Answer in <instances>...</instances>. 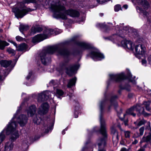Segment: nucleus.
<instances>
[{"mask_svg": "<svg viewBox=\"0 0 151 151\" xmlns=\"http://www.w3.org/2000/svg\"><path fill=\"white\" fill-rule=\"evenodd\" d=\"M135 38L137 37L138 36V34L137 30L136 29H133V36Z\"/></svg>", "mask_w": 151, "mask_h": 151, "instance_id": "2f4dec72", "label": "nucleus"}, {"mask_svg": "<svg viewBox=\"0 0 151 151\" xmlns=\"http://www.w3.org/2000/svg\"><path fill=\"white\" fill-rule=\"evenodd\" d=\"M109 76L111 80L116 82H120L127 78L123 73L116 74H110Z\"/></svg>", "mask_w": 151, "mask_h": 151, "instance_id": "1a4fd4ad", "label": "nucleus"}, {"mask_svg": "<svg viewBox=\"0 0 151 151\" xmlns=\"http://www.w3.org/2000/svg\"><path fill=\"white\" fill-rule=\"evenodd\" d=\"M100 121L101 128L99 131L102 135L105 137L107 136L106 131V124L104 120L101 115L100 116Z\"/></svg>", "mask_w": 151, "mask_h": 151, "instance_id": "f8f14e48", "label": "nucleus"}, {"mask_svg": "<svg viewBox=\"0 0 151 151\" xmlns=\"http://www.w3.org/2000/svg\"><path fill=\"white\" fill-rule=\"evenodd\" d=\"M12 62L11 61L2 60L0 62V63L2 66L6 68L10 65Z\"/></svg>", "mask_w": 151, "mask_h": 151, "instance_id": "393cba45", "label": "nucleus"}, {"mask_svg": "<svg viewBox=\"0 0 151 151\" xmlns=\"http://www.w3.org/2000/svg\"><path fill=\"white\" fill-rule=\"evenodd\" d=\"M69 96L70 97V98H71V96L70 95H69Z\"/></svg>", "mask_w": 151, "mask_h": 151, "instance_id": "338daca9", "label": "nucleus"}, {"mask_svg": "<svg viewBox=\"0 0 151 151\" xmlns=\"http://www.w3.org/2000/svg\"><path fill=\"white\" fill-rule=\"evenodd\" d=\"M4 131V130L0 134V143L3 140L5 136L4 134H3V132ZM0 151H1L0 150Z\"/></svg>", "mask_w": 151, "mask_h": 151, "instance_id": "473e14b6", "label": "nucleus"}, {"mask_svg": "<svg viewBox=\"0 0 151 151\" xmlns=\"http://www.w3.org/2000/svg\"><path fill=\"white\" fill-rule=\"evenodd\" d=\"M54 91L55 93V95L59 98L60 96H63L64 94V92L62 90L57 88H55V87H54Z\"/></svg>", "mask_w": 151, "mask_h": 151, "instance_id": "4be33fe9", "label": "nucleus"}, {"mask_svg": "<svg viewBox=\"0 0 151 151\" xmlns=\"http://www.w3.org/2000/svg\"><path fill=\"white\" fill-rule=\"evenodd\" d=\"M132 83H133V84H135L136 83V82L135 81V80L133 81V80Z\"/></svg>", "mask_w": 151, "mask_h": 151, "instance_id": "13d9d810", "label": "nucleus"}, {"mask_svg": "<svg viewBox=\"0 0 151 151\" xmlns=\"http://www.w3.org/2000/svg\"><path fill=\"white\" fill-rule=\"evenodd\" d=\"M13 145V144L12 142L9 141L7 142L5 146V151H10L12 149Z\"/></svg>", "mask_w": 151, "mask_h": 151, "instance_id": "aec40b11", "label": "nucleus"}, {"mask_svg": "<svg viewBox=\"0 0 151 151\" xmlns=\"http://www.w3.org/2000/svg\"><path fill=\"white\" fill-rule=\"evenodd\" d=\"M140 4L145 9H147L149 7V3L146 0H140Z\"/></svg>", "mask_w": 151, "mask_h": 151, "instance_id": "5701e85b", "label": "nucleus"}, {"mask_svg": "<svg viewBox=\"0 0 151 151\" xmlns=\"http://www.w3.org/2000/svg\"><path fill=\"white\" fill-rule=\"evenodd\" d=\"M50 7L54 12L53 17L57 19H67V15L75 17H78L80 14L79 12L76 10L72 9L65 10L64 7L61 5L51 4Z\"/></svg>", "mask_w": 151, "mask_h": 151, "instance_id": "f257e3e1", "label": "nucleus"}, {"mask_svg": "<svg viewBox=\"0 0 151 151\" xmlns=\"http://www.w3.org/2000/svg\"><path fill=\"white\" fill-rule=\"evenodd\" d=\"M42 30V28L37 26L32 27L31 29V32L30 35H32L37 32H40Z\"/></svg>", "mask_w": 151, "mask_h": 151, "instance_id": "412c9836", "label": "nucleus"}, {"mask_svg": "<svg viewBox=\"0 0 151 151\" xmlns=\"http://www.w3.org/2000/svg\"><path fill=\"white\" fill-rule=\"evenodd\" d=\"M16 40L18 41H23V38L20 36H17L16 37Z\"/></svg>", "mask_w": 151, "mask_h": 151, "instance_id": "e433bc0d", "label": "nucleus"}, {"mask_svg": "<svg viewBox=\"0 0 151 151\" xmlns=\"http://www.w3.org/2000/svg\"><path fill=\"white\" fill-rule=\"evenodd\" d=\"M58 81L57 80H52L50 82V84L51 86H53L55 88H56V86L58 84Z\"/></svg>", "mask_w": 151, "mask_h": 151, "instance_id": "cd10ccee", "label": "nucleus"}, {"mask_svg": "<svg viewBox=\"0 0 151 151\" xmlns=\"http://www.w3.org/2000/svg\"><path fill=\"white\" fill-rule=\"evenodd\" d=\"M114 9L116 12H118L120 9L122 10L121 6L119 4L116 5L114 7Z\"/></svg>", "mask_w": 151, "mask_h": 151, "instance_id": "72a5a7b5", "label": "nucleus"}, {"mask_svg": "<svg viewBox=\"0 0 151 151\" xmlns=\"http://www.w3.org/2000/svg\"><path fill=\"white\" fill-rule=\"evenodd\" d=\"M146 50L145 46L139 44L136 45L135 47L136 53L135 56L138 58H140L139 55L145 54Z\"/></svg>", "mask_w": 151, "mask_h": 151, "instance_id": "9d476101", "label": "nucleus"}, {"mask_svg": "<svg viewBox=\"0 0 151 151\" xmlns=\"http://www.w3.org/2000/svg\"><path fill=\"white\" fill-rule=\"evenodd\" d=\"M127 113L128 114L132 115V109L131 107L129 109L127 110Z\"/></svg>", "mask_w": 151, "mask_h": 151, "instance_id": "ea45409f", "label": "nucleus"}, {"mask_svg": "<svg viewBox=\"0 0 151 151\" xmlns=\"http://www.w3.org/2000/svg\"><path fill=\"white\" fill-rule=\"evenodd\" d=\"M124 135L126 138H129L130 137V132L128 131L124 132Z\"/></svg>", "mask_w": 151, "mask_h": 151, "instance_id": "c9c22d12", "label": "nucleus"}, {"mask_svg": "<svg viewBox=\"0 0 151 151\" xmlns=\"http://www.w3.org/2000/svg\"><path fill=\"white\" fill-rule=\"evenodd\" d=\"M53 94L51 91H46L39 94L38 101H39L46 100L48 99H52L51 94Z\"/></svg>", "mask_w": 151, "mask_h": 151, "instance_id": "6e6552de", "label": "nucleus"}, {"mask_svg": "<svg viewBox=\"0 0 151 151\" xmlns=\"http://www.w3.org/2000/svg\"><path fill=\"white\" fill-rule=\"evenodd\" d=\"M90 56L94 61L101 60L104 58V56L98 50H95L91 52Z\"/></svg>", "mask_w": 151, "mask_h": 151, "instance_id": "9b49d317", "label": "nucleus"}, {"mask_svg": "<svg viewBox=\"0 0 151 151\" xmlns=\"http://www.w3.org/2000/svg\"><path fill=\"white\" fill-rule=\"evenodd\" d=\"M117 98V96H113L111 99V103H112V100H113V99H116V98Z\"/></svg>", "mask_w": 151, "mask_h": 151, "instance_id": "09e8293b", "label": "nucleus"}, {"mask_svg": "<svg viewBox=\"0 0 151 151\" xmlns=\"http://www.w3.org/2000/svg\"><path fill=\"white\" fill-rule=\"evenodd\" d=\"M138 9L139 11L140 12L142 13L145 16H147L149 14V13L148 12H146L145 10H144L142 8L138 7Z\"/></svg>", "mask_w": 151, "mask_h": 151, "instance_id": "c85d7f7f", "label": "nucleus"}, {"mask_svg": "<svg viewBox=\"0 0 151 151\" xmlns=\"http://www.w3.org/2000/svg\"><path fill=\"white\" fill-rule=\"evenodd\" d=\"M67 130V129H64V130H63V131L62 132V134H65V131Z\"/></svg>", "mask_w": 151, "mask_h": 151, "instance_id": "864d4df0", "label": "nucleus"}, {"mask_svg": "<svg viewBox=\"0 0 151 151\" xmlns=\"http://www.w3.org/2000/svg\"><path fill=\"white\" fill-rule=\"evenodd\" d=\"M76 80V77L70 79L68 82L67 87L68 88H71L72 86L75 85Z\"/></svg>", "mask_w": 151, "mask_h": 151, "instance_id": "a878e982", "label": "nucleus"}, {"mask_svg": "<svg viewBox=\"0 0 151 151\" xmlns=\"http://www.w3.org/2000/svg\"><path fill=\"white\" fill-rule=\"evenodd\" d=\"M16 114L14 116L11 121L7 125V129L6 130V134L9 135L10 134H12L11 138L12 140L14 141L18 138L19 135L17 130L16 129L17 124L16 122L14 121V120L16 117Z\"/></svg>", "mask_w": 151, "mask_h": 151, "instance_id": "39448f33", "label": "nucleus"}, {"mask_svg": "<svg viewBox=\"0 0 151 151\" xmlns=\"http://www.w3.org/2000/svg\"><path fill=\"white\" fill-rule=\"evenodd\" d=\"M143 104L145 106V107L147 106H149L150 104V102L149 101H144L143 102Z\"/></svg>", "mask_w": 151, "mask_h": 151, "instance_id": "58836bf2", "label": "nucleus"}, {"mask_svg": "<svg viewBox=\"0 0 151 151\" xmlns=\"http://www.w3.org/2000/svg\"><path fill=\"white\" fill-rule=\"evenodd\" d=\"M55 52L58 53V55L63 56H66L69 54V51L67 50L64 49L60 45H56L49 47L46 50L43 51L40 54V57L42 63L44 65H46L51 62L50 58H46V54H52Z\"/></svg>", "mask_w": 151, "mask_h": 151, "instance_id": "7ed1b4c3", "label": "nucleus"}, {"mask_svg": "<svg viewBox=\"0 0 151 151\" xmlns=\"http://www.w3.org/2000/svg\"><path fill=\"white\" fill-rule=\"evenodd\" d=\"M98 144L99 146L98 151H106L105 148L106 145L105 138L98 139Z\"/></svg>", "mask_w": 151, "mask_h": 151, "instance_id": "4468645a", "label": "nucleus"}, {"mask_svg": "<svg viewBox=\"0 0 151 151\" xmlns=\"http://www.w3.org/2000/svg\"><path fill=\"white\" fill-rule=\"evenodd\" d=\"M133 78H134V79L135 78H136V77L135 76H134Z\"/></svg>", "mask_w": 151, "mask_h": 151, "instance_id": "69168bd1", "label": "nucleus"}, {"mask_svg": "<svg viewBox=\"0 0 151 151\" xmlns=\"http://www.w3.org/2000/svg\"><path fill=\"white\" fill-rule=\"evenodd\" d=\"M129 27L126 26L124 27L122 30H119V33L113 35L110 39L114 42L118 41L121 42L122 45L127 50H132V42L129 40L124 38V35L129 32Z\"/></svg>", "mask_w": 151, "mask_h": 151, "instance_id": "f03ea898", "label": "nucleus"}, {"mask_svg": "<svg viewBox=\"0 0 151 151\" xmlns=\"http://www.w3.org/2000/svg\"><path fill=\"white\" fill-rule=\"evenodd\" d=\"M141 109H142L143 111L142 113L145 115H148V114L146 113L144 111V109L143 108H142Z\"/></svg>", "mask_w": 151, "mask_h": 151, "instance_id": "49530a36", "label": "nucleus"}, {"mask_svg": "<svg viewBox=\"0 0 151 151\" xmlns=\"http://www.w3.org/2000/svg\"><path fill=\"white\" fill-rule=\"evenodd\" d=\"M142 64L143 65L146 66L147 63V61L145 59H142L141 61Z\"/></svg>", "mask_w": 151, "mask_h": 151, "instance_id": "a19ab883", "label": "nucleus"}, {"mask_svg": "<svg viewBox=\"0 0 151 151\" xmlns=\"http://www.w3.org/2000/svg\"><path fill=\"white\" fill-rule=\"evenodd\" d=\"M120 151H128L126 148H122Z\"/></svg>", "mask_w": 151, "mask_h": 151, "instance_id": "8fccbe9b", "label": "nucleus"}, {"mask_svg": "<svg viewBox=\"0 0 151 151\" xmlns=\"http://www.w3.org/2000/svg\"><path fill=\"white\" fill-rule=\"evenodd\" d=\"M7 51L9 53L12 54V55H14L16 54L15 51L10 48H9Z\"/></svg>", "mask_w": 151, "mask_h": 151, "instance_id": "7c9ffc66", "label": "nucleus"}, {"mask_svg": "<svg viewBox=\"0 0 151 151\" xmlns=\"http://www.w3.org/2000/svg\"><path fill=\"white\" fill-rule=\"evenodd\" d=\"M146 147V145H145L143 146V148H141L137 151H144L145 150V148Z\"/></svg>", "mask_w": 151, "mask_h": 151, "instance_id": "a18cd8bd", "label": "nucleus"}, {"mask_svg": "<svg viewBox=\"0 0 151 151\" xmlns=\"http://www.w3.org/2000/svg\"><path fill=\"white\" fill-rule=\"evenodd\" d=\"M145 122V121L144 120H142L139 121V122H134V124L139 127L144 124Z\"/></svg>", "mask_w": 151, "mask_h": 151, "instance_id": "c756f323", "label": "nucleus"}, {"mask_svg": "<svg viewBox=\"0 0 151 151\" xmlns=\"http://www.w3.org/2000/svg\"><path fill=\"white\" fill-rule=\"evenodd\" d=\"M35 3H36L35 0H23L22 2L19 3L18 5L20 6V8L17 9L16 10H14L13 11L16 16L18 18H21L28 12L34 11L33 9H31L25 6L24 4Z\"/></svg>", "mask_w": 151, "mask_h": 151, "instance_id": "20e7f679", "label": "nucleus"}, {"mask_svg": "<svg viewBox=\"0 0 151 151\" xmlns=\"http://www.w3.org/2000/svg\"><path fill=\"white\" fill-rule=\"evenodd\" d=\"M111 134L113 136V139H114L115 141L118 140V135L117 131L113 127H111Z\"/></svg>", "mask_w": 151, "mask_h": 151, "instance_id": "6ab92c4d", "label": "nucleus"}, {"mask_svg": "<svg viewBox=\"0 0 151 151\" xmlns=\"http://www.w3.org/2000/svg\"><path fill=\"white\" fill-rule=\"evenodd\" d=\"M76 112L75 113V118H77L78 117V116L77 115H76Z\"/></svg>", "mask_w": 151, "mask_h": 151, "instance_id": "4d7b16f0", "label": "nucleus"}, {"mask_svg": "<svg viewBox=\"0 0 151 151\" xmlns=\"http://www.w3.org/2000/svg\"><path fill=\"white\" fill-rule=\"evenodd\" d=\"M145 136H144V137H143V138H145Z\"/></svg>", "mask_w": 151, "mask_h": 151, "instance_id": "774afa93", "label": "nucleus"}, {"mask_svg": "<svg viewBox=\"0 0 151 151\" xmlns=\"http://www.w3.org/2000/svg\"><path fill=\"white\" fill-rule=\"evenodd\" d=\"M122 8H124L125 9H127L128 8V6L126 4L124 5H123Z\"/></svg>", "mask_w": 151, "mask_h": 151, "instance_id": "3c124183", "label": "nucleus"}, {"mask_svg": "<svg viewBox=\"0 0 151 151\" xmlns=\"http://www.w3.org/2000/svg\"><path fill=\"white\" fill-rule=\"evenodd\" d=\"M151 139V134H150L147 136L146 137V141L147 142L149 141Z\"/></svg>", "mask_w": 151, "mask_h": 151, "instance_id": "4c0bfd02", "label": "nucleus"}, {"mask_svg": "<svg viewBox=\"0 0 151 151\" xmlns=\"http://www.w3.org/2000/svg\"><path fill=\"white\" fill-rule=\"evenodd\" d=\"M97 2L100 4H101L103 2H104L107 1V0H97Z\"/></svg>", "mask_w": 151, "mask_h": 151, "instance_id": "79ce46f5", "label": "nucleus"}, {"mask_svg": "<svg viewBox=\"0 0 151 151\" xmlns=\"http://www.w3.org/2000/svg\"><path fill=\"white\" fill-rule=\"evenodd\" d=\"M128 77L127 78L129 79V77L130 76V75L129 74H128Z\"/></svg>", "mask_w": 151, "mask_h": 151, "instance_id": "e2e57ef3", "label": "nucleus"}, {"mask_svg": "<svg viewBox=\"0 0 151 151\" xmlns=\"http://www.w3.org/2000/svg\"><path fill=\"white\" fill-rule=\"evenodd\" d=\"M146 110L148 111H150L151 110V109L149 106H147L146 107Z\"/></svg>", "mask_w": 151, "mask_h": 151, "instance_id": "de8ad7c7", "label": "nucleus"}, {"mask_svg": "<svg viewBox=\"0 0 151 151\" xmlns=\"http://www.w3.org/2000/svg\"><path fill=\"white\" fill-rule=\"evenodd\" d=\"M147 60L150 64H151V55H149L147 58Z\"/></svg>", "mask_w": 151, "mask_h": 151, "instance_id": "c03bdc74", "label": "nucleus"}, {"mask_svg": "<svg viewBox=\"0 0 151 151\" xmlns=\"http://www.w3.org/2000/svg\"><path fill=\"white\" fill-rule=\"evenodd\" d=\"M53 30L52 29H46L43 34L38 35L34 37L32 40L33 43L39 42L43 40L48 38L53 34Z\"/></svg>", "mask_w": 151, "mask_h": 151, "instance_id": "423d86ee", "label": "nucleus"}, {"mask_svg": "<svg viewBox=\"0 0 151 151\" xmlns=\"http://www.w3.org/2000/svg\"><path fill=\"white\" fill-rule=\"evenodd\" d=\"M36 110L35 106L32 105L27 109V114L29 116H32L35 114Z\"/></svg>", "mask_w": 151, "mask_h": 151, "instance_id": "f3484780", "label": "nucleus"}, {"mask_svg": "<svg viewBox=\"0 0 151 151\" xmlns=\"http://www.w3.org/2000/svg\"><path fill=\"white\" fill-rule=\"evenodd\" d=\"M78 45L83 50L88 49L91 47V45L89 43L86 42H79L78 43Z\"/></svg>", "mask_w": 151, "mask_h": 151, "instance_id": "a211bd4d", "label": "nucleus"}, {"mask_svg": "<svg viewBox=\"0 0 151 151\" xmlns=\"http://www.w3.org/2000/svg\"><path fill=\"white\" fill-rule=\"evenodd\" d=\"M3 31V30L1 29H0V32H1Z\"/></svg>", "mask_w": 151, "mask_h": 151, "instance_id": "680f3d73", "label": "nucleus"}, {"mask_svg": "<svg viewBox=\"0 0 151 151\" xmlns=\"http://www.w3.org/2000/svg\"><path fill=\"white\" fill-rule=\"evenodd\" d=\"M49 108V105L47 103L43 104L38 109V113L40 115H43L47 113L48 111Z\"/></svg>", "mask_w": 151, "mask_h": 151, "instance_id": "ddd939ff", "label": "nucleus"}, {"mask_svg": "<svg viewBox=\"0 0 151 151\" xmlns=\"http://www.w3.org/2000/svg\"><path fill=\"white\" fill-rule=\"evenodd\" d=\"M9 44L5 41L0 40V50H4L5 47L9 45Z\"/></svg>", "mask_w": 151, "mask_h": 151, "instance_id": "b1692460", "label": "nucleus"}, {"mask_svg": "<svg viewBox=\"0 0 151 151\" xmlns=\"http://www.w3.org/2000/svg\"><path fill=\"white\" fill-rule=\"evenodd\" d=\"M60 66L62 70H66V73L70 76H71L74 73L75 71L77 70L79 67L78 65H69L67 62H64L61 63Z\"/></svg>", "mask_w": 151, "mask_h": 151, "instance_id": "0eeeda50", "label": "nucleus"}, {"mask_svg": "<svg viewBox=\"0 0 151 151\" xmlns=\"http://www.w3.org/2000/svg\"><path fill=\"white\" fill-rule=\"evenodd\" d=\"M17 121L20 125L22 127L26 124L27 121V118L26 115H22L18 118Z\"/></svg>", "mask_w": 151, "mask_h": 151, "instance_id": "dca6fc26", "label": "nucleus"}, {"mask_svg": "<svg viewBox=\"0 0 151 151\" xmlns=\"http://www.w3.org/2000/svg\"><path fill=\"white\" fill-rule=\"evenodd\" d=\"M138 142V141L137 140H135L133 142V144H136Z\"/></svg>", "mask_w": 151, "mask_h": 151, "instance_id": "5fc2aeb1", "label": "nucleus"}, {"mask_svg": "<svg viewBox=\"0 0 151 151\" xmlns=\"http://www.w3.org/2000/svg\"><path fill=\"white\" fill-rule=\"evenodd\" d=\"M9 42L12 43L17 48V50L18 51H22L26 50L27 48V46L25 43H23L19 45L18 46L16 43L12 41L8 40Z\"/></svg>", "mask_w": 151, "mask_h": 151, "instance_id": "2eb2a0df", "label": "nucleus"}, {"mask_svg": "<svg viewBox=\"0 0 151 151\" xmlns=\"http://www.w3.org/2000/svg\"><path fill=\"white\" fill-rule=\"evenodd\" d=\"M103 15H104V14L102 13H101L100 14V16H101V17L103 16Z\"/></svg>", "mask_w": 151, "mask_h": 151, "instance_id": "bf43d9fd", "label": "nucleus"}, {"mask_svg": "<svg viewBox=\"0 0 151 151\" xmlns=\"http://www.w3.org/2000/svg\"><path fill=\"white\" fill-rule=\"evenodd\" d=\"M102 104H103V103L102 102H101V104L100 105V107L101 109H102Z\"/></svg>", "mask_w": 151, "mask_h": 151, "instance_id": "6e6d98bb", "label": "nucleus"}, {"mask_svg": "<svg viewBox=\"0 0 151 151\" xmlns=\"http://www.w3.org/2000/svg\"><path fill=\"white\" fill-rule=\"evenodd\" d=\"M135 116V114L133 113V116Z\"/></svg>", "mask_w": 151, "mask_h": 151, "instance_id": "0e129e2a", "label": "nucleus"}, {"mask_svg": "<svg viewBox=\"0 0 151 151\" xmlns=\"http://www.w3.org/2000/svg\"><path fill=\"white\" fill-rule=\"evenodd\" d=\"M29 28V27L27 25L21 24L19 27V30L22 32L23 31H26Z\"/></svg>", "mask_w": 151, "mask_h": 151, "instance_id": "bb28decb", "label": "nucleus"}, {"mask_svg": "<svg viewBox=\"0 0 151 151\" xmlns=\"http://www.w3.org/2000/svg\"><path fill=\"white\" fill-rule=\"evenodd\" d=\"M144 129L145 128L144 127H142L139 129V134L140 135H142L143 134Z\"/></svg>", "mask_w": 151, "mask_h": 151, "instance_id": "f704fd0d", "label": "nucleus"}, {"mask_svg": "<svg viewBox=\"0 0 151 151\" xmlns=\"http://www.w3.org/2000/svg\"><path fill=\"white\" fill-rule=\"evenodd\" d=\"M2 80V78H1V76L0 75V81H1Z\"/></svg>", "mask_w": 151, "mask_h": 151, "instance_id": "052dcab7", "label": "nucleus"}, {"mask_svg": "<svg viewBox=\"0 0 151 151\" xmlns=\"http://www.w3.org/2000/svg\"><path fill=\"white\" fill-rule=\"evenodd\" d=\"M124 125L125 126L127 125V120H126V121H124Z\"/></svg>", "mask_w": 151, "mask_h": 151, "instance_id": "603ef678", "label": "nucleus"}, {"mask_svg": "<svg viewBox=\"0 0 151 151\" xmlns=\"http://www.w3.org/2000/svg\"><path fill=\"white\" fill-rule=\"evenodd\" d=\"M32 72H29L28 76L26 77V79L27 80H28L30 78V77L32 75Z\"/></svg>", "mask_w": 151, "mask_h": 151, "instance_id": "37998d69", "label": "nucleus"}]
</instances>
